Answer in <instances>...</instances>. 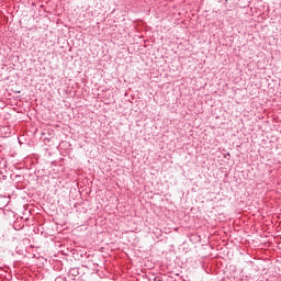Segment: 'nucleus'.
<instances>
[{
    "mask_svg": "<svg viewBox=\"0 0 281 281\" xmlns=\"http://www.w3.org/2000/svg\"><path fill=\"white\" fill-rule=\"evenodd\" d=\"M158 281H161V280H158Z\"/></svg>",
    "mask_w": 281,
    "mask_h": 281,
    "instance_id": "f03ea898",
    "label": "nucleus"
},
{
    "mask_svg": "<svg viewBox=\"0 0 281 281\" xmlns=\"http://www.w3.org/2000/svg\"><path fill=\"white\" fill-rule=\"evenodd\" d=\"M60 280V278H57L56 281Z\"/></svg>",
    "mask_w": 281,
    "mask_h": 281,
    "instance_id": "f257e3e1",
    "label": "nucleus"
}]
</instances>
